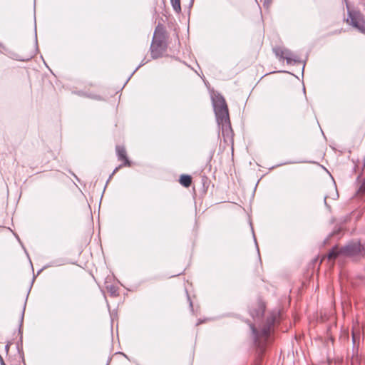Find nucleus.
I'll return each mask as SVG.
<instances>
[{
  "label": "nucleus",
  "mask_w": 365,
  "mask_h": 365,
  "mask_svg": "<svg viewBox=\"0 0 365 365\" xmlns=\"http://www.w3.org/2000/svg\"><path fill=\"white\" fill-rule=\"evenodd\" d=\"M349 258L353 261H361L365 258V242L360 240H351L340 248L335 245L327 255L329 260H334L338 257Z\"/></svg>",
  "instance_id": "1"
},
{
  "label": "nucleus",
  "mask_w": 365,
  "mask_h": 365,
  "mask_svg": "<svg viewBox=\"0 0 365 365\" xmlns=\"http://www.w3.org/2000/svg\"><path fill=\"white\" fill-rule=\"evenodd\" d=\"M212 102L217 122L221 126L222 135L225 136V133L228 134V133L232 132L226 101L221 94L217 93L212 96Z\"/></svg>",
  "instance_id": "2"
},
{
  "label": "nucleus",
  "mask_w": 365,
  "mask_h": 365,
  "mask_svg": "<svg viewBox=\"0 0 365 365\" xmlns=\"http://www.w3.org/2000/svg\"><path fill=\"white\" fill-rule=\"evenodd\" d=\"M276 317L273 314L267 317L265 324L260 330H258L253 324L250 327L252 330L253 343L257 349L264 351L270 336L271 329L274 325Z\"/></svg>",
  "instance_id": "3"
},
{
  "label": "nucleus",
  "mask_w": 365,
  "mask_h": 365,
  "mask_svg": "<svg viewBox=\"0 0 365 365\" xmlns=\"http://www.w3.org/2000/svg\"><path fill=\"white\" fill-rule=\"evenodd\" d=\"M348 18L346 22L365 34V17L359 9H351L346 4Z\"/></svg>",
  "instance_id": "4"
},
{
  "label": "nucleus",
  "mask_w": 365,
  "mask_h": 365,
  "mask_svg": "<svg viewBox=\"0 0 365 365\" xmlns=\"http://www.w3.org/2000/svg\"><path fill=\"white\" fill-rule=\"evenodd\" d=\"M272 51L277 57H279L281 59H285L287 64L301 63V61L299 58H293L294 54L289 49L282 48L277 46L273 48Z\"/></svg>",
  "instance_id": "5"
},
{
  "label": "nucleus",
  "mask_w": 365,
  "mask_h": 365,
  "mask_svg": "<svg viewBox=\"0 0 365 365\" xmlns=\"http://www.w3.org/2000/svg\"><path fill=\"white\" fill-rule=\"evenodd\" d=\"M151 56L153 58L160 57V22L155 26L153 41L150 46Z\"/></svg>",
  "instance_id": "6"
},
{
  "label": "nucleus",
  "mask_w": 365,
  "mask_h": 365,
  "mask_svg": "<svg viewBox=\"0 0 365 365\" xmlns=\"http://www.w3.org/2000/svg\"><path fill=\"white\" fill-rule=\"evenodd\" d=\"M115 150H116V153H117L118 160L124 161V163H123L124 166L130 167L131 165V163L127 158V153H126L125 148L123 146L117 145L115 148Z\"/></svg>",
  "instance_id": "7"
},
{
  "label": "nucleus",
  "mask_w": 365,
  "mask_h": 365,
  "mask_svg": "<svg viewBox=\"0 0 365 365\" xmlns=\"http://www.w3.org/2000/svg\"><path fill=\"white\" fill-rule=\"evenodd\" d=\"M264 305L259 304L256 308L250 309V313L254 319H261L264 315Z\"/></svg>",
  "instance_id": "8"
},
{
  "label": "nucleus",
  "mask_w": 365,
  "mask_h": 365,
  "mask_svg": "<svg viewBox=\"0 0 365 365\" xmlns=\"http://www.w3.org/2000/svg\"><path fill=\"white\" fill-rule=\"evenodd\" d=\"M356 182L358 183V188L356 196L359 199H362L365 195V178H361L359 175L357 177Z\"/></svg>",
  "instance_id": "9"
},
{
  "label": "nucleus",
  "mask_w": 365,
  "mask_h": 365,
  "mask_svg": "<svg viewBox=\"0 0 365 365\" xmlns=\"http://www.w3.org/2000/svg\"><path fill=\"white\" fill-rule=\"evenodd\" d=\"M161 56L163 52L165 51L167 47V41H168V34L164 28L161 26Z\"/></svg>",
  "instance_id": "10"
},
{
  "label": "nucleus",
  "mask_w": 365,
  "mask_h": 365,
  "mask_svg": "<svg viewBox=\"0 0 365 365\" xmlns=\"http://www.w3.org/2000/svg\"><path fill=\"white\" fill-rule=\"evenodd\" d=\"M192 178L190 175L183 174L180 175L179 182L185 187H189L192 184Z\"/></svg>",
  "instance_id": "11"
},
{
  "label": "nucleus",
  "mask_w": 365,
  "mask_h": 365,
  "mask_svg": "<svg viewBox=\"0 0 365 365\" xmlns=\"http://www.w3.org/2000/svg\"><path fill=\"white\" fill-rule=\"evenodd\" d=\"M173 8L175 12H181L180 0H170Z\"/></svg>",
  "instance_id": "12"
},
{
  "label": "nucleus",
  "mask_w": 365,
  "mask_h": 365,
  "mask_svg": "<svg viewBox=\"0 0 365 365\" xmlns=\"http://www.w3.org/2000/svg\"><path fill=\"white\" fill-rule=\"evenodd\" d=\"M79 94L86 96L88 98H92V99H94V100H98V101L102 100V98L99 95L87 93H83V92H79Z\"/></svg>",
  "instance_id": "13"
},
{
  "label": "nucleus",
  "mask_w": 365,
  "mask_h": 365,
  "mask_svg": "<svg viewBox=\"0 0 365 365\" xmlns=\"http://www.w3.org/2000/svg\"><path fill=\"white\" fill-rule=\"evenodd\" d=\"M123 165V164L122 165H120L118 167H116L114 170L113 171V173H111V175H110L109 178H108V182L111 179V178L115 174V173L120 168H122Z\"/></svg>",
  "instance_id": "14"
},
{
  "label": "nucleus",
  "mask_w": 365,
  "mask_h": 365,
  "mask_svg": "<svg viewBox=\"0 0 365 365\" xmlns=\"http://www.w3.org/2000/svg\"><path fill=\"white\" fill-rule=\"evenodd\" d=\"M272 1L273 0H263V6L268 9L272 3Z\"/></svg>",
  "instance_id": "15"
},
{
  "label": "nucleus",
  "mask_w": 365,
  "mask_h": 365,
  "mask_svg": "<svg viewBox=\"0 0 365 365\" xmlns=\"http://www.w3.org/2000/svg\"><path fill=\"white\" fill-rule=\"evenodd\" d=\"M339 232H340V230H339L337 232H333L331 234H330L329 237L324 241V243H326L329 240V237H331V236H333L336 234H338Z\"/></svg>",
  "instance_id": "16"
},
{
  "label": "nucleus",
  "mask_w": 365,
  "mask_h": 365,
  "mask_svg": "<svg viewBox=\"0 0 365 365\" xmlns=\"http://www.w3.org/2000/svg\"><path fill=\"white\" fill-rule=\"evenodd\" d=\"M12 58L18 61H25L24 59L19 58L17 54H13Z\"/></svg>",
  "instance_id": "17"
},
{
  "label": "nucleus",
  "mask_w": 365,
  "mask_h": 365,
  "mask_svg": "<svg viewBox=\"0 0 365 365\" xmlns=\"http://www.w3.org/2000/svg\"><path fill=\"white\" fill-rule=\"evenodd\" d=\"M340 33H341V30H336V31L331 32V34H332V35L339 34Z\"/></svg>",
  "instance_id": "18"
},
{
  "label": "nucleus",
  "mask_w": 365,
  "mask_h": 365,
  "mask_svg": "<svg viewBox=\"0 0 365 365\" xmlns=\"http://www.w3.org/2000/svg\"><path fill=\"white\" fill-rule=\"evenodd\" d=\"M352 340H353V343L355 344L356 343V336L354 334H352Z\"/></svg>",
  "instance_id": "19"
},
{
  "label": "nucleus",
  "mask_w": 365,
  "mask_h": 365,
  "mask_svg": "<svg viewBox=\"0 0 365 365\" xmlns=\"http://www.w3.org/2000/svg\"><path fill=\"white\" fill-rule=\"evenodd\" d=\"M50 266H51V265H48V266H46V267H44L43 268H42V269H39V271L38 272L37 274H39V273H40V272H41L44 268H46V267H50Z\"/></svg>",
  "instance_id": "20"
},
{
  "label": "nucleus",
  "mask_w": 365,
  "mask_h": 365,
  "mask_svg": "<svg viewBox=\"0 0 365 365\" xmlns=\"http://www.w3.org/2000/svg\"><path fill=\"white\" fill-rule=\"evenodd\" d=\"M9 344L6 345L5 346V349H6V351H9Z\"/></svg>",
  "instance_id": "21"
},
{
  "label": "nucleus",
  "mask_w": 365,
  "mask_h": 365,
  "mask_svg": "<svg viewBox=\"0 0 365 365\" xmlns=\"http://www.w3.org/2000/svg\"><path fill=\"white\" fill-rule=\"evenodd\" d=\"M187 298H188V300L190 301V306H192V302L190 301V297H189V296H187Z\"/></svg>",
  "instance_id": "22"
},
{
  "label": "nucleus",
  "mask_w": 365,
  "mask_h": 365,
  "mask_svg": "<svg viewBox=\"0 0 365 365\" xmlns=\"http://www.w3.org/2000/svg\"><path fill=\"white\" fill-rule=\"evenodd\" d=\"M1 365H6L5 362L4 360H1Z\"/></svg>",
  "instance_id": "23"
},
{
  "label": "nucleus",
  "mask_w": 365,
  "mask_h": 365,
  "mask_svg": "<svg viewBox=\"0 0 365 365\" xmlns=\"http://www.w3.org/2000/svg\"><path fill=\"white\" fill-rule=\"evenodd\" d=\"M363 164H364V167H365V156H364V158L363 160Z\"/></svg>",
  "instance_id": "24"
},
{
  "label": "nucleus",
  "mask_w": 365,
  "mask_h": 365,
  "mask_svg": "<svg viewBox=\"0 0 365 365\" xmlns=\"http://www.w3.org/2000/svg\"><path fill=\"white\" fill-rule=\"evenodd\" d=\"M24 310L23 311V313H22V316H21V322L23 321V318H24Z\"/></svg>",
  "instance_id": "25"
},
{
  "label": "nucleus",
  "mask_w": 365,
  "mask_h": 365,
  "mask_svg": "<svg viewBox=\"0 0 365 365\" xmlns=\"http://www.w3.org/2000/svg\"><path fill=\"white\" fill-rule=\"evenodd\" d=\"M1 360H4L1 355L0 354V364L1 363Z\"/></svg>",
  "instance_id": "26"
},
{
  "label": "nucleus",
  "mask_w": 365,
  "mask_h": 365,
  "mask_svg": "<svg viewBox=\"0 0 365 365\" xmlns=\"http://www.w3.org/2000/svg\"><path fill=\"white\" fill-rule=\"evenodd\" d=\"M4 48V46H3V44L1 43H0V48Z\"/></svg>",
  "instance_id": "27"
},
{
  "label": "nucleus",
  "mask_w": 365,
  "mask_h": 365,
  "mask_svg": "<svg viewBox=\"0 0 365 365\" xmlns=\"http://www.w3.org/2000/svg\"><path fill=\"white\" fill-rule=\"evenodd\" d=\"M324 203L327 204V197L324 198Z\"/></svg>",
  "instance_id": "28"
},
{
  "label": "nucleus",
  "mask_w": 365,
  "mask_h": 365,
  "mask_svg": "<svg viewBox=\"0 0 365 365\" xmlns=\"http://www.w3.org/2000/svg\"><path fill=\"white\" fill-rule=\"evenodd\" d=\"M138 67L136 69H135V70L133 71V73H135V72L137 71V69H138Z\"/></svg>",
  "instance_id": "29"
},
{
  "label": "nucleus",
  "mask_w": 365,
  "mask_h": 365,
  "mask_svg": "<svg viewBox=\"0 0 365 365\" xmlns=\"http://www.w3.org/2000/svg\"><path fill=\"white\" fill-rule=\"evenodd\" d=\"M138 67L136 69H135V70L133 71V73H135V72L137 71V69H138Z\"/></svg>",
  "instance_id": "30"
},
{
  "label": "nucleus",
  "mask_w": 365,
  "mask_h": 365,
  "mask_svg": "<svg viewBox=\"0 0 365 365\" xmlns=\"http://www.w3.org/2000/svg\"><path fill=\"white\" fill-rule=\"evenodd\" d=\"M138 67L136 69H135V70L133 71V73H135V72L137 71V69H138Z\"/></svg>",
  "instance_id": "31"
}]
</instances>
